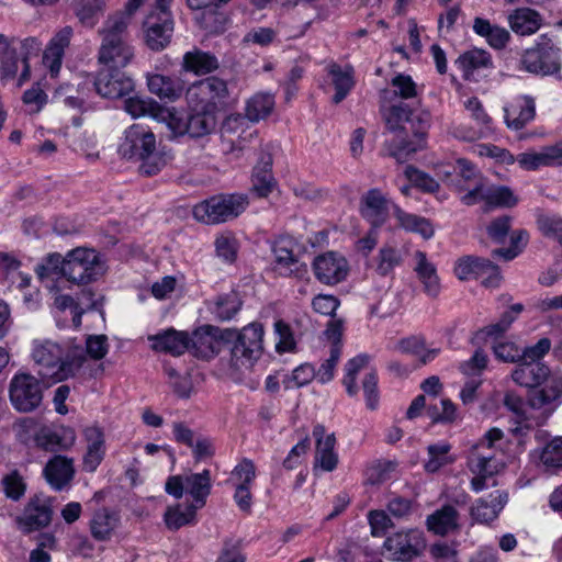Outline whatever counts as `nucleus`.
<instances>
[{
  "mask_svg": "<svg viewBox=\"0 0 562 562\" xmlns=\"http://www.w3.org/2000/svg\"><path fill=\"white\" fill-rule=\"evenodd\" d=\"M32 358L42 379L55 383L76 374L85 362V351L72 341L60 345L49 339L34 340Z\"/></svg>",
  "mask_w": 562,
  "mask_h": 562,
  "instance_id": "obj_1",
  "label": "nucleus"
},
{
  "mask_svg": "<svg viewBox=\"0 0 562 562\" xmlns=\"http://www.w3.org/2000/svg\"><path fill=\"white\" fill-rule=\"evenodd\" d=\"M513 380L520 386L539 390L528 396V404L533 409H543L559 401L562 396V375L551 373L542 361L521 360L512 373Z\"/></svg>",
  "mask_w": 562,
  "mask_h": 562,
  "instance_id": "obj_2",
  "label": "nucleus"
},
{
  "mask_svg": "<svg viewBox=\"0 0 562 562\" xmlns=\"http://www.w3.org/2000/svg\"><path fill=\"white\" fill-rule=\"evenodd\" d=\"M228 97L226 81L215 76L194 81L186 92L189 109L205 119L210 132L215 128L216 114L226 106Z\"/></svg>",
  "mask_w": 562,
  "mask_h": 562,
  "instance_id": "obj_3",
  "label": "nucleus"
},
{
  "mask_svg": "<svg viewBox=\"0 0 562 562\" xmlns=\"http://www.w3.org/2000/svg\"><path fill=\"white\" fill-rule=\"evenodd\" d=\"M128 16L123 13L110 15L100 30L102 44L99 60L113 68L127 66L134 57V49L127 41Z\"/></svg>",
  "mask_w": 562,
  "mask_h": 562,
  "instance_id": "obj_4",
  "label": "nucleus"
},
{
  "mask_svg": "<svg viewBox=\"0 0 562 562\" xmlns=\"http://www.w3.org/2000/svg\"><path fill=\"white\" fill-rule=\"evenodd\" d=\"M248 204L247 194L222 193L195 204L192 209V214L202 224L217 225L239 216L247 209Z\"/></svg>",
  "mask_w": 562,
  "mask_h": 562,
  "instance_id": "obj_5",
  "label": "nucleus"
},
{
  "mask_svg": "<svg viewBox=\"0 0 562 562\" xmlns=\"http://www.w3.org/2000/svg\"><path fill=\"white\" fill-rule=\"evenodd\" d=\"M104 273L100 254L87 247H76L66 254L63 278L67 281L86 285L97 281Z\"/></svg>",
  "mask_w": 562,
  "mask_h": 562,
  "instance_id": "obj_6",
  "label": "nucleus"
},
{
  "mask_svg": "<svg viewBox=\"0 0 562 562\" xmlns=\"http://www.w3.org/2000/svg\"><path fill=\"white\" fill-rule=\"evenodd\" d=\"M117 153L127 160L139 162V172L157 175L171 159V151L164 143H121Z\"/></svg>",
  "mask_w": 562,
  "mask_h": 562,
  "instance_id": "obj_7",
  "label": "nucleus"
},
{
  "mask_svg": "<svg viewBox=\"0 0 562 562\" xmlns=\"http://www.w3.org/2000/svg\"><path fill=\"white\" fill-rule=\"evenodd\" d=\"M265 329L260 323H250L237 335L231 350V362L236 369L250 368L263 350Z\"/></svg>",
  "mask_w": 562,
  "mask_h": 562,
  "instance_id": "obj_8",
  "label": "nucleus"
},
{
  "mask_svg": "<svg viewBox=\"0 0 562 562\" xmlns=\"http://www.w3.org/2000/svg\"><path fill=\"white\" fill-rule=\"evenodd\" d=\"M45 385L34 375L19 372L13 375L9 385V396L12 406L21 413L37 409L43 402Z\"/></svg>",
  "mask_w": 562,
  "mask_h": 562,
  "instance_id": "obj_9",
  "label": "nucleus"
},
{
  "mask_svg": "<svg viewBox=\"0 0 562 562\" xmlns=\"http://www.w3.org/2000/svg\"><path fill=\"white\" fill-rule=\"evenodd\" d=\"M52 519V498L44 494H35L29 498L22 513L15 517L14 521L22 533L29 535L46 528Z\"/></svg>",
  "mask_w": 562,
  "mask_h": 562,
  "instance_id": "obj_10",
  "label": "nucleus"
},
{
  "mask_svg": "<svg viewBox=\"0 0 562 562\" xmlns=\"http://www.w3.org/2000/svg\"><path fill=\"white\" fill-rule=\"evenodd\" d=\"M411 111L405 105H392L384 113V121L387 130L395 133V137L403 139L412 135L417 138L427 137L429 128V117L415 116L411 119Z\"/></svg>",
  "mask_w": 562,
  "mask_h": 562,
  "instance_id": "obj_11",
  "label": "nucleus"
},
{
  "mask_svg": "<svg viewBox=\"0 0 562 562\" xmlns=\"http://www.w3.org/2000/svg\"><path fill=\"white\" fill-rule=\"evenodd\" d=\"M521 63L527 71L536 75L558 74L561 68L559 48L554 46L550 38L541 37V41L535 47L525 52Z\"/></svg>",
  "mask_w": 562,
  "mask_h": 562,
  "instance_id": "obj_12",
  "label": "nucleus"
},
{
  "mask_svg": "<svg viewBox=\"0 0 562 562\" xmlns=\"http://www.w3.org/2000/svg\"><path fill=\"white\" fill-rule=\"evenodd\" d=\"M454 274L460 280L481 279L486 288H497L502 276L499 268L490 259L476 256H464L457 260Z\"/></svg>",
  "mask_w": 562,
  "mask_h": 562,
  "instance_id": "obj_13",
  "label": "nucleus"
},
{
  "mask_svg": "<svg viewBox=\"0 0 562 562\" xmlns=\"http://www.w3.org/2000/svg\"><path fill=\"white\" fill-rule=\"evenodd\" d=\"M384 548L394 560L411 562L423 553L426 548V540L424 532L419 529L401 530L385 539Z\"/></svg>",
  "mask_w": 562,
  "mask_h": 562,
  "instance_id": "obj_14",
  "label": "nucleus"
},
{
  "mask_svg": "<svg viewBox=\"0 0 562 562\" xmlns=\"http://www.w3.org/2000/svg\"><path fill=\"white\" fill-rule=\"evenodd\" d=\"M462 204L472 206L479 202H484L483 211L488 212L495 207H513L518 203L517 196L506 186L487 187L485 182L482 187L469 190L460 196Z\"/></svg>",
  "mask_w": 562,
  "mask_h": 562,
  "instance_id": "obj_15",
  "label": "nucleus"
},
{
  "mask_svg": "<svg viewBox=\"0 0 562 562\" xmlns=\"http://www.w3.org/2000/svg\"><path fill=\"white\" fill-rule=\"evenodd\" d=\"M235 336L233 331H222L212 325H204L196 328L189 335V349L194 357L203 360L214 358L220 351V340Z\"/></svg>",
  "mask_w": 562,
  "mask_h": 562,
  "instance_id": "obj_16",
  "label": "nucleus"
},
{
  "mask_svg": "<svg viewBox=\"0 0 562 562\" xmlns=\"http://www.w3.org/2000/svg\"><path fill=\"white\" fill-rule=\"evenodd\" d=\"M160 110L157 112L155 120L165 122L175 137H181L186 134H189L191 137H202L210 133L209 126L205 125V119L202 115L193 114L189 121H186L178 115L175 108H166L160 104Z\"/></svg>",
  "mask_w": 562,
  "mask_h": 562,
  "instance_id": "obj_17",
  "label": "nucleus"
},
{
  "mask_svg": "<svg viewBox=\"0 0 562 562\" xmlns=\"http://www.w3.org/2000/svg\"><path fill=\"white\" fill-rule=\"evenodd\" d=\"M313 271L321 283L336 285L347 278L349 265L344 256L328 251L314 259Z\"/></svg>",
  "mask_w": 562,
  "mask_h": 562,
  "instance_id": "obj_18",
  "label": "nucleus"
},
{
  "mask_svg": "<svg viewBox=\"0 0 562 562\" xmlns=\"http://www.w3.org/2000/svg\"><path fill=\"white\" fill-rule=\"evenodd\" d=\"M295 243L291 237L282 236L274 241L277 270L280 276L302 279L307 274L305 263L299 261L294 255Z\"/></svg>",
  "mask_w": 562,
  "mask_h": 562,
  "instance_id": "obj_19",
  "label": "nucleus"
},
{
  "mask_svg": "<svg viewBox=\"0 0 562 562\" xmlns=\"http://www.w3.org/2000/svg\"><path fill=\"white\" fill-rule=\"evenodd\" d=\"M501 463L492 456L475 454L469 460V469L473 474L470 486L475 493H480L497 485L495 475L498 473Z\"/></svg>",
  "mask_w": 562,
  "mask_h": 562,
  "instance_id": "obj_20",
  "label": "nucleus"
},
{
  "mask_svg": "<svg viewBox=\"0 0 562 562\" xmlns=\"http://www.w3.org/2000/svg\"><path fill=\"white\" fill-rule=\"evenodd\" d=\"M391 201L378 188L367 191L360 200L362 217L374 227H381L389 218Z\"/></svg>",
  "mask_w": 562,
  "mask_h": 562,
  "instance_id": "obj_21",
  "label": "nucleus"
},
{
  "mask_svg": "<svg viewBox=\"0 0 562 562\" xmlns=\"http://www.w3.org/2000/svg\"><path fill=\"white\" fill-rule=\"evenodd\" d=\"M74 459L56 454L43 469V475L54 491L60 492L70 486L75 477Z\"/></svg>",
  "mask_w": 562,
  "mask_h": 562,
  "instance_id": "obj_22",
  "label": "nucleus"
},
{
  "mask_svg": "<svg viewBox=\"0 0 562 562\" xmlns=\"http://www.w3.org/2000/svg\"><path fill=\"white\" fill-rule=\"evenodd\" d=\"M150 348L155 352L169 353L173 357L183 355L189 349V334L187 331L167 328L147 337Z\"/></svg>",
  "mask_w": 562,
  "mask_h": 562,
  "instance_id": "obj_23",
  "label": "nucleus"
},
{
  "mask_svg": "<svg viewBox=\"0 0 562 562\" xmlns=\"http://www.w3.org/2000/svg\"><path fill=\"white\" fill-rule=\"evenodd\" d=\"M94 86L100 95L110 99L122 98L134 88L133 80L124 72L110 69L98 75Z\"/></svg>",
  "mask_w": 562,
  "mask_h": 562,
  "instance_id": "obj_24",
  "label": "nucleus"
},
{
  "mask_svg": "<svg viewBox=\"0 0 562 562\" xmlns=\"http://www.w3.org/2000/svg\"><path fill=\"white\" fill-rule=\"evenodd\" d=\"M313 436L316 441L315 465L327 472L334 471L338 464V454L335 451V435H326L325 427L318 424L313 428Z\"/></svg>",
  "mask_w": 562,
  "mask_h": 562,
  "instance_id": "obj_25",
  "label": "nucleus"
},
{
  "mask_svg": "<svg viewBox=\"0 0 562 562\" xmlns=\"http://www.w3.org/2000/svg\"><path fill=\"white\" fill-rule=\"evenodd\" d=\"M508 503V493L495 490L487 497H480L471 507V517L481 524L495 520Z\"/></svg>",
  "mask_w": 562,
  "mask_h": 562,
  "instance_id": "obj_26",
  "label": "nucleus"
},
{
  "mask_svg": "<svg viewBox=\"0 0 562 562\" xmlns=\"http://www.w3.org/2000/svg\"><path fill=\"white\" fill-rule=\"evenodd\" d=\"M525 170H537L541 167L562 166V143L542 147L540 151L522 153L517 159Z\"/></svg>",
  "mask_w": 562,
  "mask_h": 562,
  "instance_id": "obj_27",
  "label": "nucleus"
},
{
  "mask_svg": "<svg viewBox=\"0 0 562 562\" xmlns=\"http://www.w3.org/2000/svg\"><path fill=\"white\" fill-rule=\"evenodd\" d=\"M74 31L70 26H65L58 31L47 45L43 64L48 69L52 77L58 75L65 49L69 46Z\"/></svg>",
  "mask_w": 562,
  "mask_h": 562,
  "instance_id": "obj_28",
  "label": "nucleus"
},
{
  "mask_svg": "<svg viewBox=\"0 0 562 562\" xmlns=\"http://www.w3.org/2000/svg\"><path fill=\"white\" fill-rule=\"evenodd\" d=\"M146 78L149 92L160 100L175 102L181 98L184 91V81L180 78L162 74H148Z\"/></svg>",
  "mask_w": 562,
  "mask_h": 562,
  "instance_id": "obj_29",
  "label": "nucleus"
},
{
  "mask_svg": "<svg viewBox=\"0 0 562 562\" xmlns=\"http://www.w3.org/2000/svg\"><path fill=\"white\" fill-rule=\"evenodd\" d=\"M146 43L153 50L164 49L170 42L173 32L171 18H156L149 14L146 22Z\"/></svg>",
  "mask_w": 562,
  "mask_h": 562,
  "instance_id": "obj_30",
  "label": "nucleus"
},
{
  "mask_svg": "<svg viewBox=\"0 0 562 562\" xmlns=\"http://www.w3.org/2000/svg\"><path fill=\"white\" fill-rule=\"evenodd\" d=\"M414 271L423 284L424 292L428 296L437 297L440 293L441 285L436 266L429 261L427 254L422 250H417L414 254Z\"/></svg>",
  "mask_w": 562,
  "mask_h": 562,
  "instance_id": "obj_31",
  "label": "nucleus"
},
{
  "mask_svg": "<svg viewBox=\"0 0 562 562\" xmlns=\"http://www.w3.org/2000/svg\"><path fill=\"white\" fill-rule=\"evenodd\" d=\"M456 165L458 169L457 177L450 181V187L456 192L464 194L471 189L483 186L485 178L470 160L458 158Z\"/></svg>",
  "mask_w": 562,
  "mask_h": 562,
  "instance_id": "obj_32",
  "label": "nucleus"
},
{
  "mask_svg": "<svg viewBox=\"0 0 562 562\" xmlns=\"http://www.w3.org/2000/svg\"><path fill=\"white\" fill-rule=\"evenodd\" d=\"M83 436L88 442L83 469L87 472H94L104 458V434L100 427L89 426L85 428Z\"/></svg>",
  "mask_w": 562,
  "mask_h": 562,
  "instance_id": "obj_33",
  "label": "nucleus"
},
{
  "mask_svg": "<svg viewBox=\"0 0 562 562\" xmlns=\"http://www.w3.org/2000/svg\"><path fill=\"white\" fill-rule=\"evenodd\" d=\"M505 122L509 128L520 130L535 116V102L528 97L513 99L504 109Z\"/></svg>",
  "mask_w": 562,
  "mask_h": 562,
  "instance_id": "obj_34",
  "label": "nucleus"
},
{
  "mask_svg": "<svg viewBox=\"0 0 562 562\" xmlns=\"http://www.w3.org/2000/svg\"><path fill=\"white\" fill-rule=\"evenodd\" d=\"M75 441V434L70 429H54L42 426L36 432L35 445L46 451H58L70 447Z\"/></svg>",
  "mask_w": 562,
  "mask_h": 562,
  "instance_id": "obj_35",
  "label": "nucleus"
},
{
  "mask_svg": "<svg viewBox=\"0 0 562 562\" xmlns=\"http://www.w3.org/2000/svg\"><path fill=\"white\" fill-rule=\"evenodd\" d=\"M510 30L521 36L535 34L542 25V16L531 8H518L507 16Z\"/></svg>",
  "mask_w": 562,
  "mask_h": 562,
  "instance_id": "obj_36",
  "label": "nucleus"
},
{
  "mask_svg": "<svg viewBox=\"0 0 562 562\" xmlns=\"http://www.w3.org/2000/svg\"><path fill=\"white\" fill-rule=\"evenodd\" d=\"M211 490L212 476L210 470L204 469L200 473L186 475V493L192 497L193 503L191 505L198 509L205 506Z\"/></svg>",
  "mask_w": 562,
  "mask_h": 562,
  "instance_id": "obj_37",
  "label": "nucleus"
},
{
  "mask_svg": "<svg viewBox=\"0 0 562 562\" xmlns=\"http://www.w3.org/2000/svg\"><path fill=\"white\" fill-rule=\"evenodd\" d=\"M120 516L108 508L94 512L90 520V532L94 540L105 542L111 540L115 529L119 527Z\"/></svg>",
  "mask_w": 562,
  "mask_h": 562,
  "instance_id": "obj_38",
  "label": "nucleus"
},
{
  "mask_svg": "<svg viewBox=\"0 0 562 562\" xmlns=\"http://www.w3.org/2000/svg\"><path fill=\"white\" fill-rule=\"evenodd\" d=\"M181 66L184 71L201 76L216 70L218 60L211 53L193 49L183 55Z\"/></svg>",
  "mask_w": 562,
  "mask_h": 562,
  "instance_id": "obj_39",
  "label": "nucleus"
},
{
  "mask_svg": "<svg viewBox=\"0 0 562 562\" xmlns=\"http://www.w3.org/2000/svg\"><path fill=\"white\" fill-rule=\"evenodd\" d=\"M392 207L394 216L402 228L407 232L417 233L425 239H429L434 236L435 229L428 218L407 213L396 204H392Z\"/></svg>",
  "mask_w": 562,
  "mask_h": 562,
  "instance_id": "obj_40",
  "label": "nucleus"
},
{
  "mask_svg": "<svg viewBox=\"0 0 562 562\" xmlns=\"http://www.w3.org/2000/svg\"><path fill=\"white\" fill-rule=\"evenodd\" d=\"M327 71L336 90L333 102L338 104L347 97L355 85L353 71L350 66L341 67L338 64L329 65Z\"/></svg>",
  "mask_w": 562,
  "mask_h": 562,
  "instance_id": "obj_41",
  "label": "nucleus"
},
{
  "mask_svg": "<svg viewBox=\"0 0 562 562\" xmlns=\"http://www.w3.org/2000/svg\"><path fill=\"white\" fill-rule=\"evenodd\" d=\"M18 76V85L22 86L30 79V65L27 57L20 59L14 52L5 50L1 60L2 79L14 78Z\"/></svg>",
  "mask_w": 562,
  "mask_h": 562,
  "instance_id": "obj_42",
  "label": "nucleus"
},
{
  "mask_svg": "<svg viewBox=\"0 0 562 562\" xmlns=\"http://www.w3.org/2000/svg\"><path fill=\"white\" fill-rule=\"evenodd\" d=\"M451 445L445 440L431 443L427 447L428 458L424 462V469L428 473H436L441 468L452 464L456 458L450 453Z\"/></svg>",
  "mask_w": 562,
  "mask_h": 562,
  "instance_id": "obj_43",
  "label": "nucleus"
},
{
  "mask_svg": "<svg viewBox=\"0 0 562 562\" xmlns=\"http://www.w3.org/2000/svg\"><path fill=\"white\" fill-rule=\"evenodd\" d=\"M473 30L477 35L485 37L487 43L496 49L504 48L510 38V34L505 27L491 24L488 20L482 18L474 19Z\"/></svg>",
  "mask_w": 562,
  "mask_h": 562,
  "instance_id": "obj_44",
  "label": "nucleus"
},
{
  "mask_svg": "<svg viewBox=\"0 0 562 562\" xmlns=\"http://www.w3.org/2000/svg\"><path fill=\"white\" fill-rule=\"evenodd\" d=\"M273 333L278 339L276 342V351L279 355L296 352L297 341L302 335L297 333L290 323L282 318L276 319L273 323Z\"/></svg>",
  "mask_w": 562,
  "mask_h": 562,
  "instance_id": "obj_45",
  "label": "nucleus"
},
{
  "mask_svg": "<svg viewBox=\"0 0 562 562\" xmlns=\"http://www.w3.org/2000/svg\"><path fill=\"white\" fill-rule=\"evenodd\" d=\"M458 512L451 505H446L427 518L428 529L437 535H447L458 526Z\"/></svg>",
  "mask_w": 562,
  "mask_h": 562,
  "instance_id": "obj_46",
  "label": "nucleus"
},
{
  "mask_svg": "<svg viewBox=\"0 0 562 562\" xmlns=\"http://www.w3.org/2000/svg\"><path fill=\"white\" fill-rule=\"evenodd\" d=\"M397 349L403 353L419 357L423 364L431 362L440 352L439 348L427 349L426 340L423 336H409L401 339L397 344Z\"/></svg>",
  "mask_w": 562,
  "mask_h": 562,
  "instance_id": "obj_47",
  "label": "nucleus"
},
{
  "mask_svg": "<svg viewBox=\"0 0 562 562\" xmlns=\"http://www.w3.org/2000/svg\"><path fill=\"white\" fill-rule=\"evenodd\" d=\"M198 508L188 505L182 508L181 505L169 506L164 514V521L169 530H178L187 525L195 522Z\"/></svg>",
  "mask_w": 562,
  "mask_h": 562,
  "instance_id": "obj_48",
  "label": "nucleus"
},
{
  "mask_svg": "<svg viewBox=\"0 0 562 562\" xmlns=\"http://www.w3.org/2000/svg\"><path fill=\"white\" fill-rule=\"evenodd\" d=\"M375 272L381 277L393 273L396 267L403 262V257L398 248L392 245H383L375 257Z\"/></svg>",
  "mask_w": 562,
  "mask_h": 562,
  "instance_id": "obj_49",
  "label": "nucleus"
},
{
  "mask_svg": "<svg viewBox=\"0 0 562 562\" xmlns=\"http://www.w3.org/2000/svg\"><path fill=\"white\" fill-rule=\"evenodd\" d=\"M273 108V95L269 93H257L247 101L245 114L250 122H258L270 115Z\"/></svg>",
  "mask_w": 562,
  "mask_h": 562,
  "instance_id": "obj_50",
  "label": "nucleus"
},
{
  "mask_svg": "<svg viewBox=\"0 0 562 562\" xmlns=\"http://www.w3.org/2000/svg\"><path fill=\"white\" fill-rule=\"evenodd\" d=\"M504 405L518 417V426L512 429L515 436H526L532 428L526 416L524 400L514 392H507L504 397Z\"/></svg>",
  "mask_w": 562,
  "mask_h": 562,
  "instance_id": "obj_51",
  "label": "nucleus"
},
{
  "mask_svg": "<svg viewBox=\"0 0 562 562\" xmlns=\"http://www.w3.org/2000/svg\"><path fill=\"white\" fill-rule=\"evenodd\" d=\"M370 357L366 353L358 355L352 359L348 360L345 366V376L342 384L346 387V392L349 396H356L358 394L357 375L358 373L367 368L369 364Z\"/></svg>",
  "mask_w": 562,
  "mask_h": 562,
  "instance_id": "obj_52",
  "label": "nucleus"
},
{
  "mask_svg": "<svg viewBox=\"0 0 562 562\" xmlns=\"http://www.w3.org/2000/svg\"><path fill=\"white\" fill-rule=\"evenodd\" d=\"M124 110L133 117L149 115L155 119L160 103L149 97H130L124 101Z\"/></svg>",
  "mask_w": 562,
  "mask_h": 562,
  "instance_id": "obj_53",
  "label": "nucleus"
},
{
  "mask_svg": "<svg viewBox=\"0 0 562 562\" xmlns=\"http://www.w3.org/2000/svg\"><path fill=\"white\" fill-rule=\"evenodd\" d=\"M458 64L464 72V78L468 79L474 70L491 67L492 58L485 50L473 49L461 55L458 59Z\"/></svg>",
  "mask_w": 562,
  "mask_h": 562,
  "instance_id": "obj_54",
  "label": "nucleus"
},
{
  "mask_svg": "<svg viewBox=\"0 0 562 562\" xmlns=\"http://www.w3.org/2000/svg\"><path fill=\"white\" fill-rule=\"evenodd\" d=\"M404 175L413 187L424 193H436L440 189V184L435 178L414 166H407L404 170Z\"/></svg>",
  "mask_w": 562,
  "mask_h": 562,
  "instance_id": "obj_55",
  "label": "nucleus"
},
{
  "mask_svg": "<svg viewBox=\"0 0 562 562\" xmlns=\"http://www.w3.org/2000/svg\"><path fill=\"white\" fill-rule=\"evenodd\" d=\"M247 116L241 114L228 115L222 124V133L226 136H236L240 139L251 138L252 133H247L251 127Z\"/></svg>",
  "mask_w": 562,
  "mask_h": 562,
  "instance_id": "obj_56",
  "label": "nucleus"
},
{
  "mask_svg": "<svg viewBox=\"0 0 562 562\" xmlns=\"http://www.w3.org/2000/svg\"><path fill=\"white\" fill-rule=\"evenodd\" d=\"M3 493L7 498L20 501L26 492V483L18 470H12L1 480Z\"/></svg>",
  "mask_w": 562,
  "mask_h": 562,
  "instance_id": "obj_57",
  "label": "nucleus"
},
{
  "mask_svg": "<svg viewBox=\"0 0 562 562\" xmlns=\"http://www.w3.org/2000/svg\"><path fill=\"white\" fill-rule=\"evenodd\" d=\"M424 148L423 143H389L385 155L394 158L398 164H404L414 159L415 155Z\"/></svg>",
  "mask_w": 562,
  "mask_h": 562,
  "instance_id": "obj_58",
  "label": "nucleus"
},
{
  "mask_svg": "<svg viewBox=\"0 0 562 562\" xmlns=\"http://www.w3.org/2000/svg\"><path fill=\"white\" fill-rule=\"evenodd\" d=\"M536 223L538 229L544 237L557 241L562 237L561 216L550 213H540L537 216Z\"/></svg>",
  "mask_w": 562,
  "mask_h": 562,
  "instance_id": "obj_59",
  "label": "nucleus"
},
{
  "mask_svg": "<svg viewBox=\"0 0 562 562\" xmlns=\"http://www.w3.org/2000/svg\"><path fill=\"white\" fill-rule=\"evenodd\" d=\"M341 357V347L336 345H330L329 356L322 362L319 368L316 370V380L326 384L330 382L335 376V369Z\"/></svg>",
  "mask_w": 562,
  "mask_h": 562,
  "instance_id": "obj_60",
  "label": "nucleus"
},
{
  "mask_svg": "<svg viewBox=\"0 0 562 562\" xmlns=\"http://www.w3.org/2000/svg\"><path fill=\"white\" fill-rule=\"evenodd\" d=\"M540 461L548 469L562 468V437L553 438L542 448Z\"/></svg>",
  "mask_w": 562,
  "mask_h": 562,
  "instance_id": "obj_61",
  "label": "nucleus"
},
{
  "mask_svg": "<svg viewBox=\"0 0 562 562\" xmlns=\"http://www.w3.org/2000/svg\"><path fill=\"white\" fill-rule=\"evenodd\" d=\"M104 9V0H86L78 10L77 15L82 24L92 27L103 14Z\"/></svg>",
  "mask_w": 562,
  "mask_h": 562,
  "instance_id": "obj_62",
  "label": "nucleus"
},
{
  "mask_svg": "<svg viewBox=\"0 0 562 562\" xmlns=\"http://www.w3.org/2000/svg\"><path fill=\"white\" fill-rule=\"evenodd\" d=\"M251 190L259 198H267L277 187V180L272 171H252L251 175Z\"/></svg>",
  "mask_w": 562,
  "mask_h": 562,
  "instance_id": "obj_63",
  "label": "nucleus"
},
{
  "mask_svg": "<svg viewBox=\"0 0 562 562\" xmlns=\"http://www.w3.org/2000/svg\"><path fill=\"white\" fill-rule=\"evenodd\" d=\"M256 477V467L250 459H243L232 471L231 479L236 485L250 486Z\"/></svg>",
  "mask_w": 562,
  "mask_h": 562,
  "instance_id": "obj_64",
  "label": "nucleus"
}]
</instances>
